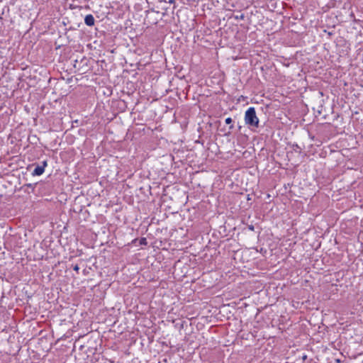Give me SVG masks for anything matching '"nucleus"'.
Returning a JSON list of instances; mask_svg holds the SVG:
<instances>
[{
    "instance_id": "nucleus-1",
    "label": "nucleus",
    "mask_w": 363,
    "mask_h": 363,
    "mask_svg": "<svg viewBox=\"0 0 363 363\" xmlns=\"http://www.w3.org/2000/svg\"><path fill=\"white\" fill-rule=\"evenodd\" d=\"M245 122L246 125L250 126L256 128L259 126V118L256 115L255 108L254 107H250L245 111Z\"/></svg>"
},
{
    "instance_id": "nucleus-2",
    "label": "nucleus",
    "mask_w": 363,
    "mask_h": 363,
    "mask_svg": "<svg viewBox=\"0 0 363 363\" xmlns=\"http://www.w3.org/2000/svg\"><path fill=\"white\" fill-rule=\"evenodd\" d=\"M48 162L46 160H44L42 162V165H38L32 172L33 176H40L43 174L45 172V168L47 167Z\"/></svg>"
},
{
    "instance_id": "nucleus-3",
    "label": "nucleus",
    "mask_w": 363,
    "mask_h": 363,
    "mask_svg": "<svg viewBox=\"0 0 363 363\" xmlns=\"http://www.w3.org/2000/svg\"><path fill=\"white\" fill-rule=\"evenodd\" d=\"M94 22H95V20H94L93 15L88 14L85 16L84 23L86 26H92L94 25Z\"/></svg>"
},
{
    "instance_id": "nucleus-4",
    "label": "nucleus",
    "mask_w": 363,
    "mask_h": 363,
    "mask_svg": "<svg viewBox=\"0 0 363 363\" xmlns=\"http://www.w3.org/2000/svg\"><path fill=\"white\" fill-rule=\"evenodd\" d=\"M245 14L244 13H241L240 15H236V16H233V18L235 19V20H243L245 18Z\"/></svg>"
},
{
    "instance_id": "nucleus-5",
    "label": "nucleus",
    "mask_w": 363,
    "mask_h": 363,
    "mask_svg": "<svg viewBox=\"0 0 363 363\" xmlns=\"http://www.w3.org/2000/svg\"><path fill=\"white\" fill-rule=\"evenodd\" d=\"M35 185L36 184H26L23 186V187L30 188L32 191H33L35 187Z\"/></svg>"
},
{
    "instance_id": "nucleus-6",
    "label": "nucleus",
    "mask_w": 363,
    "mask_h": 363,
    "mask_svg": "<svg viewBox=\"0 0 363 363\" xmlns=\"http://www.w3.org/2000/svg\"><path fill=\"white\" fill-rule=\"evenodd\" d=\"M225 122L226 124H231L233 123V120L231 118L228 117L225 118Z\"/></svg>"
},
{
    "instance_id": "nucleus-7",
    "label": "nucleus",
    "mask_w": 363,
    "mask_h": 363,
    "mask_svg": "<svg viewBox=\"0 0 363 363\" xmlns=\"http://www.w3.org/2000/svg\"><path fill=\"white\" fill-rule=\"evenodd\" d=\"M141 245H147V240L145 238H142L140 240Z\"/></svg>"
},
{
    "instance_id": "nucleus-8",
    "label": "nucleus",
    "mask_w": 363,
    "mask_h": 363,
    "mask_svg": "<svg viewBox=\"0 0 363 363\" xmlns=\"http://www.w3.org/2000/svg\"><path fill=\"white\" fill-rule=\"evenodd\" d=\"M73 269L77 272V273H79V267L78 266V264H76L73 267Z\"/></svg>"
},
{
    "instance_id": "nucleus-9",
    "label": "nucleus",
    "mask_w": 363,
    "mask_h": 363,
    "mask_svg": "<svg viewBox=\"0 0 363 363\" xmlns=\"http://www.w3.org/2000/svg\"><path fill=\"white\" fill-rule=\"evenodd\" d=\"M248 229L252 230V231H253L255 228H254V226L252 225H250L248 226Z\"/></svg>"
},
{
    "instance_id": "nucleus-10",
    "label": "nucleus",
    "mask_w": 363,
    "mask_h": 363,
    "mask_svg": "<svg viewBox=\"0 0 363 363\" xmlns=\"http://www.w3.org/2000/svg\"><path fill=\"white\" fill-rule=\"evenodd\" d=\"M301 358L304 361V360H306L307 359V355L306 354H303Z\"/></svg>"
},
{
    "instance_id": "nucleus-11",
    "label": "nucleus",
    "mask_w": 363,
    "mask_h": 363,
    "mask_svg": "<svg viewBox=\"0 0 363 363\" xmlns=\"http://www.w3.org/2000/svg\"><path fill=\"white\" fill-rule=\"evenodd\" d=\"M335 362H336L337 363H340V359H335Z\"/></svg>"
},
{
    "instance_id": "nucleus-12",
    "label": "nucleus",
    "mask_w": 363,
    "mask_h": 363,
    "mask_svg": "<svg viewBox=\"0 0 363 363\" xmlns=\"http://www.w3.org/2000/svg\"><path fill=\"white\" fill-rule=\"evenodd\" d=\"M229 128L230 130H232L233 128V125H231Z\"/></svg>"
},
{
    "instance_id": "nucleus-13",
    "label": "nucleus",
    "mask_w": 363,
    "mask_h": 363,
    "mask_svg": "<svg viewBox=\"0 0 363 363\" xmlns=\"http://www.w3.org/2000/svg\"><path fill=\"white\" fill-rule=\"evenodd\" d=\"M298 148H299L301 150V148L298 147V145H296V149H298Z\"/></svg>"
},
{
    "instance_id": "nucleus-14",
    "label": "nucleus",
    "mask_w": 363,
    "mask_h": 363,
    "mask_svg": "<svg viewBox=\"0 0 363 363\" xmlns=\"http://www.w3.org/2000/svg\"><path fill=\"white\" fill-rule=\"evenodd\" d=\"M298 148H299L301 150V148L298 147V145H296V149H298Z\"/></svg>"
}]
</instances>
